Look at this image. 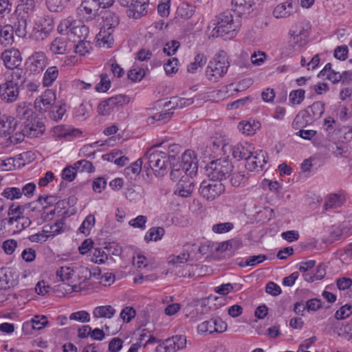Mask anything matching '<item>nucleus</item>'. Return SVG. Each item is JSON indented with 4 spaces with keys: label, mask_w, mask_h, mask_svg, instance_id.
<instances>
[{
    "label": "nucleus",
    "mask_w": 352,
    "mask_h": 352,
    "mask_svg": "<svg viewBox=\"0 0 352 352\" xmlns=\"http://www.w3.org/2000/svg\"><path fill=\"white\" fill-rule=\"evenodd\" d=\"M56 100V91L52 89H47L36 99L35 108L41 113L46 112L54 105Z\"/></svg>",
    "instance_id": "11"
},
{
    "label": "nucleus",
    "mask_w": 352,
    "mask_h": 352,
    "mask_svg": "<svg viewBox=\"0 0 352 352\" xmlns=\"http://www.w3.org/2000/svg\"><path fill=\"white\" fill-rule=\"evenodd\" d=\"M193 176L182 175L175 186V194L182 197H190L194 189Z\"/></svg>",
    "instance_id": "13"
},
{
    "label": "nucleus",
    "mask_w": 352,
    "mask_h": 352,
    "mask_svg": "<svg viewBox=\"0 0 352 352\" xmlns=\"http://www.w3.org/2000/svg\"><path fill=\"white\" fill-rule=\"evenodd\" d=\"M232 168L233 166L228 160L220 158L208 164L206 170L210 178L220 180L222 182L230 175Z\"/></svg>",
    "instance_id": "4"
},
{
    "label": "nucleus",
    "mask_w": 352,
    "mask_h": 352,
    "mask_svg": "<svg viewBox=\"0 0 352 352\" xmlns=\"http://www.w3.org/2000/svg\"><path fill=\"white\" fill-rule=\"evenodd\" d=\"M24 210L25 208L23 206L11 204L8 211V215L9 216L8 219V225L14 226L17 219L24 216Z\"/></svg>",
    "instance_id": "28"
},
{
    "label": "nucleus",
    "mask_w": 352,
    "mask_h": 352,
    "mask_svg": "<svg viewBox=\"0 0 352 352\" xmlns=\"http://www.w3.org/2000/svg\"><path fill=\"white\" fill-rule=\"evenodd\" d=\"M5 198L14 200L21 197V188L17 187H8L1 193Z\"/></svg>",
    "instance_id": "42"
},
{
    "label": "nucleus",
    "mask_w": 352,
    "mask_h": 352,
    "mask_svg": "<svg viewBox=\"0 0 352 352\" xmlns=\"http://www.w3.org/2000/svg\"><path fill=\"white\" fill-rule=\"evenodd\" d=\"M76 171L77 170L74 165L73 166H68L63 169L62 172V178L65 180L72 182L76 177Z\"/></svg>",
    "instance_id": "63"
},
{
    "label": "nucleus",
    "mask_w": 352,
    "mask_h": 352,
    "mask_svg": "<svg viewBox=\"0 0 352 352\" xmlns=\"http://www.w3.org/2000/svg\"><path fill=\"white\" fill-rule=\"evenodd\" d=\"M1 58L9 69L18 68L22 60L20 52L14 48L5 50L1 54Z\"/></svg>",
    "instance_id": "15"
},
{
    "label": "nucleus",
    "mask_w": 352,
    "mask_h": 352,
    "mask_svg": "<svg viewBox=\"0 0 352 352\" xmlns=\"http://www.w3.org/2000/svg\"><path fill=\"white\" fill-rule=\"evenodd\" d=\"M342 198L337 195H331L326 200L324 206L326 209L338 208L342 205Z\"/></svg>",
    "instance_id": "52"
},
{
    "label": "nucleus",
    "mask_w": 352,
    "mask_h": 352,
    "mask_svg": "<svg viewBox=\"0 0 352 352\" xmlns=\"http://www.w3.org/2000/svg\"><path fill=\"white\" fill-rule=\"evenodd\" d=\"M95 217L92 214H89L85 219L83 221L79 228L80 232L88 235L90 232L91 229L95 224Z\"/></svg>",
    "instance_id": "41"
},
{
    "label": "nucleus",
    "mask_w": 352,
    "mask_h": 352,
    "mask_svg": "<svg viewBox=\"0 0 352 352\" xmlns=\"http://www.w3.org/2000/svg\"><path fill=\"white\" fill-rule=\"evenodd\" d=\"M165 340L168 352H176L184 349L186 346V338L184 336L177 335Z\"/></svg>",
    "instance_id": "25"
},
{
    "label": "nucleus",
    "mask_w": 352,
    "mask_h": 352,
    "mask_svg": "<svg viewBox=\"0 0 352 352\" xmlns=\"http://www.w3.org/2000/svg\"><path fill=\"white\" fill-rule=\"evenodd\" d=\"M143 157L137 160L131 166L126 167L124 170V173L126 175L130 176L131 175H137L142 170V164L144 162Z\"/></svg>",
    "instance_id": "44"
},
{
    "label": "nucleus",
    "mask_w": 352,
    "mask_h": 352,
    "mask_svg": "<svg viewBox=\"0 0 352 352\" xmlns=\"http://www.w3.org/2000/svg\"><path fill=\"white\" fill-rule=\"evenodd\" d=\"M110 16L112 18V23L109 25L107 24L106 26L109 27L106 28V27L104 26L97 34L98 40L100 41L104 45H107L108 47H110L113 43V38L111 36V32H113L111 26H115L118 24V17L117 15L111 14Z\"/></svg>",
    "instance_id": "17"
},
{
    "label": "nucleus",
    "mask_w": 352,
    "mask_h": 352,
    "mask_svg": "<svg viewBox=\"0 0 352 352\" xmlns=\"http://www.w3.org/2000/svg\"><path fill=\"white\" fill-rule=\"evenodd\" d=\"M27 26V19H25L24 17H21V19H19L18 20L17 24L15 25L16 34L21 38L25 37L28 33Z\"/></svg>",
    "instance_id": "47"
},
{
    "label": "nucleus",
    "mask_w": 352,
    "mask_h": 352,
    "mask_svg": "<svg viewBox=\"0 0 352 352\" xmlns=\"http://www.w3.org/2000/svg\"><path fill=\"white\" fill-rule=\"evenodd\" d=\"M194 102L192 98H179L177 96L172 97L168 102L165 104V107L171 106L172 108L182 109L186 107L191 105Z\"/></svg>",
    "instance_id": "34"
},
{
    "label": "nucleus",
    "mask_w": 352,
    "mask_h": 352,
    "mask_svg": "<svg viewBox=\"0 0 352 352\" xmlns=\"http://www.w3.org/2000/svg\"><path fill=\"white\" fill-rule=\"evenodd\" d=\"M75 280L77 283L81 287V283L91 277V272L90 270L84 266H80L74 270Z\"/></svg>",
    "instance_id": "39"
},
{
    "label": "nucleus",
    "mask_w": 352,
    "mask_h": 352,
    "mask_svg": "<svg viewBox=\"0 0 352 352\" xmlns=\"http://www.w3.org/2000/svg\"><path fill=\"white\" fill-rule=\"evenodd\" d=\"M147 222V217L144 215H139L137 217L131 219L129 224L134 228H139L142 230L146 229V223Z\"/></svg>",
    "instance_id": "51"
},
{
    "label": "nucleus",
    "mask_w": 352,
    "mask_h": 352,
    "mask_svg": "<svg viewBox=\"0 0 352 352\" xmlns=\"http://www.w3.org/2000/svg\"><path fill=\"white\" fill-rule=\"evenodd\" d=\"M75 52L80 56H85L87 53L89 52V50L91 48L90 42L86 41L85 39H80L78 44L74 46Z\"/></svg>",
    "instance_id": "45"
},
{
    "label": "nucleus",
    "mask_w": 352,
    "mask_h": 352,
    "mask_svg": "<svg viewBox=\"0 0 352 352\" xmlns=\"http://www.w3.org/2000/svg\"><path fill=\"white\" fill-rule=\"evenodd\" d=\"M13 30L11 26L0 25V46L6 47L13 42Z\"/></svg>",
    "instance_id": "31"
},
{
    "label": "nucleus",
    "mask_w": 352,
    "mask_h": 352,
    "mask_svg": "<svg viewBox=\"0 0 352 352\" xmlns=\"http://www.w3.org/2000/svg\"><path fill=\"white\" fill-rule=\"evenodd\" d=\"M116 313V310L111 305L98 306L93 311V316L96 318H111Z\"/></svg>",
    "instance_id": "29"
},
{
    "label": "nucleus",
    "mask_w": 352,
    "mask_h": 352,
    "mask_svg": "<svg viewBox=\"0 0 352 352\" xmlns=\"http://www.w3.org/2000/svg\"><path fill=\"white\" fill-rule=\"evenodd\" d=\"M56 275L63 282V286L67 287V288L63 287L66 292L71 293L82 289L75 280L74 270L70 267L63 266L60 267L56 272Z\"/></svg>",
    "instance_id": "7"
},
{
    "label": "nucleus",
    "mask_w": 352,
    "mask_h": 352,
    "mask_svg": "<svg viewBox=\"0 0 352 352\" xmlns=\"http://www.w3.org/2000/svg\"><path fill=\"white\" fill-rule=\"evenodd\" d=\"M229 67L226 52L220 51L209 61L206 76L209 80L217 82L227 73Z\"/></svg>",
    "instance_id": "3"
},
{
    "label": "nucleus",
    "mask_w": 352,
    "mask_h": 352,
    "mask_svg": "<svg viewBox=\"0 0 352 352\" xmlns=\"http://www.w3.org/2000/svg\"><path fill=\"white\" fill-rule=\"evenodd\" d=\"M143 160L156 177H163L166 173L168 158L166 152L152 147L146 152Z\"/></svg>",
    "instance_id": "2"
},
{
    "label": "nucleus",
    "mask_w": 352,
    "mask_h": 352,
    "mask_svg": "<svg viewBox=\"0 0 352 352\" xmlns=\"http://www.w3.org/2000/svg\"><path fill=\"white\" fill-rule=\"evenodd\" d=\"M265 152L262 150L253 151L245 163V168L250 170H261L267 163Z\"/></svg>",
    "instance_id": "14"
},
{
    "label": "nucleus",
    "mask_w": 352,
    "mask_h": 352,
    "mask_svg": "<svg viewBox=\"0 0 352 352\" xmlns=\"http://www.w3.org/2000/svg\"><path fill=\"white\" fill-rule=\"evenodd\" d=\"M165 230L162 227L152 228L149 229L148 231L145 234L144 240L146 242H149L151 241H157L162 239Z\"/></svg>",
    "instance_id": "40"
},
{
    "label": "nucleus",
    "mask_w": 352,
    "mask_h": 352,
    "mask_svg": "<svg viewBox=\"0 0 352 352\" xmlns=\"http://www.w3.org/2000/svg\"><path fill=\"white\" fill-rule=\"evenodd\" d=\"M129 102V98L124 95H117L100 102L98 106L100 115L108 116Z\"/></svg>",
    "instance_id": "6"
},
{
    "label": "nucleus",
    "mask_w": 352,
    "mask_h": 352,
    "mask_svg": "<svg viewBox=\"0 0 352 352\" xmlns=\"http://www.w3.org/2000/svg\"><path fill=\"white\" fill-rule=\"evenodd\" d=\"M54 133L58 137L65 138L69 140L74 137H78L81 133V132L78 129L65 126H58L54 128Z\"/></svg>",
    "instance_id": "33"
},
{
    "label": "nucleus",
    "mask_w": 352,
    "mask_h": 352,
    "mask_svg": "<svg viewBox=\"0 0 352 352\" xmlns=\"http://www.w3.org/2000/svg\"><path fill=\"white\" fill-rule=\"evenodd\" d=\"M48 324L47 317L45 316H35L30 321L23 324V330L29 331L31 329L41 330Z\"/></svg>",
    "instance_id": "24"
},
{
    "label": "nucleus",
    "mask_w": 352,
    "mask_h": 352,
    "mask_svg": "<svg viewBox=\"0 0 352 352\" xmlns=\"http://www.w3.org/2000/svg\"><path fill=\"white\" fill-rule=\"evenodd\" d=\"M298 0H286L275 7L273 15L277 19L292 16L298 12Z\"/></svg>",
    "instance_id": "10"
},
{
    "label": "nucleus",
    "mask_w": 352,
    "mask_h": 352,
    "mask_svg": "<svg viewBox=\"0 0 352 352\" xmlns=\"http://www.w3.org/2000/svg\"><path fill=\"white\" fill-rule=\"evenodd\" d=\"M6 85H11L19 87L25 80V72L22 68L10 69L6 73Z\"/></svg>",
    "instance_id": "21"
},
{
    "label": "nucleus",
    "mask_w": 352,
    "mask_h": 352,
    "mask_svg": "<svg viewBox=\"0 0 352 352\" xmlns=\"http://www.w3.org/2000/svg\"><path fill=\"white\" fill-rule=\"evenodd\" d=\"M47 60L45 53L43 52H35L28 58V68L32 72L39 73L46 67Z\"/></svg>",
    "instance_id": "18"
},
{
    "label": "nucleus",
    "mask_w": 352,
    "mask_h": 352,
    "mask_svg": "<svg viewBox=\"0 0 352 352\" xmlns=\"http://www.w3.org/2000/svg\"><path fill=\"white\" fill-rule=\"evenodd\" d=\"M179 60L176 58L167 60L164 65V70L167 75H172L177 72L179 69Z\"/></svg>",
    "instance_id": "43"
},
{
    "label": "nucleus",
    "mask_w": 352,
    "mask_h": 352,
    "mask_svg": "<svg viewBox=\"0 0 352 352\" xmlns=\"http://www.w3.org/2000/svg\"><path fill=\"white\" fill-rule=\"evenodd\" d=\"M70 320H77L80 322H87L90 320L89 314L86 311L74 312L69 316Z\"/></svg>",
    "instance_id": "60"
},
{
    "label": "nucleus",
    "mask_w": 352,
    "mask_h": 352,
    "mask_svg": "<svg viewBox=\"0 0 352 352\" xmlns=\"http://www.w3.org/2000/svg\"><path fill=\"white\" fill-rule=\"evenodd\" d=\"M58 69L56 66L50 67L44 73L43 85L44 87L51 86L58 76Z\"/></svg>",
    "instance_id": "36"
},
{
    "label": "nucleus",
    "mask_w": 352,
    "mask_h": 352,
    "mask_svg": "<svg viewBox=\"0 0 352 352\" xmlns=\"http://www.w3.org/2000/svg\"><path fill=\"white\" fill-rule=\"evenodd\" d=\"M195 245L187 244L184 247V252L179 255H171L168 257V263L172 265H177L179 263H184L187 262L190 257V254L189 250L192 248Z\"/></svg>",
    "instance_id": "30"
},
{
    "label": "nucleus",
    "mask_w": 352,
    "mask_h": 352,
    "mask_svg": "<svg viewBox=\"0 0 352 352\" xmlns=\"http://www.w3.org/2000/svg\"><path fill=\"white\" fill-rule=\"evenodd\" d=\"M260 127V123L253 120L247 122H241L238 124V129L243 134L251 135L256 133V130Z\"/></svg>",
    "instance_id": "35"
},
{
    "label": "nucleus",
    "mask_w": 352,
    "mask_h": 352,
    "mask_svg": "<svg viewBox=\"0 0 352 352\" xmlns=\"http://www.w3.org/2000/svg\"><path fill=\"white\" fill-rule=\"evenodd\" d=\"M304 32V29L301 27L295 26L289 31L290 40L289 43L296 44L300 39H301V35Z\"/></svg>",
    "instance_id": "58"
},
{
    "label": "nucleus",
    "mask_w": 352,
    "mask_h": 352,
    "mask_svg": "<svg viewBox=\"0 0 352 352\" xmlns=\"http://www.w3.org/2000/svg\"><path fill=\"white\" fill-rule=\"evenodd\" d=\"M45 130L44 124L36 118L27 119L21 127L23 135L28 138L38 137L44 133Z\"/></svg>",
    "instance_id": "9"
},
{
    "label": "nucleus",
    "mask_w": 352,
    "mask_h": 352,
    "mask_svg": "<svg viewBox=\"0 0 352 352\" xmlns=\"http://www.w3.org/2000/svg\"><path fill=\"white\" fill-rule=\"evenodd\" d=\"M179 46L180 43L179 41L172 40L165 45L163 51L166 55L172 56L176 53Z\"/></svg>",
    "instance_id": "59"
},
{
    "label": "nucleus",
    "mask_w": 352,
    "mask_h": 352,
    "mask_svg": "<svg viewBox=\"0 0 352 352\" xmlns=\"http://www.w3.org/2000/svg\"><path fill=\"white\" fill-rule=\"evenodd\" d=\"M122 7L129 9V16L135 19L146 14L148 12L149 0H118Z\"/></svg>",
    "instance_id": "8"
},
{
    "label": "nucleus",
    "mask_w": 352,
    "mask_h": 352,
    "mask_svg": "<svg viewBox=\"0 0 352 352\" xmlns=\"http://www.w3.org/2000/svg\"><path fill=\"white\" fill-rule=\"evenodd\" d=\"M145 74L146 72L144 69L134 66L128 72V77L133 81H140L144 77Z\"/></svg>",
    "instance_id": "49"
},
{
    "label": "nucleus",
    "mask_w": 352,
    "mask_h": 352,
    "mask_svg": "<svg viewBox=\"0 0 352 352\" xmlns=\"http://www.w3.org/2000/svg\"><path fill=\"white\" fill-rule=\"evenodd\" d=\"M16 121L13 117L0 113V135L8 136L16 130Z\"/></svg>",
    "instance_id": "22"
},
{
    "label": "nucleus",
    "mask_w": 352,
    "mask_h": 352,
    "mask_svg": "<svg viewBox=\"0 0 352 352\" xmlns=\"http://www.w3.org/2000/svg\"><path fill=\"white\" fill-rule=\"evenodd\" d=\"M77 19H74L73 17L69 16L62 20L58 25V32L63 35H67L69 37L72 36L73 31L76 26V22Z\"/></svg>",
    "instance_id": "26"
},
{
    "label": "nucleus",
    "mask_w": 352,
    "mask_h": 352,
    "mask_svg": "<svg viewBox=\"0 0 352 352\" xmlns=\"http://www.w3.org/2000/svg\"><path fill=\"white\" fill-rule=\"evenodd\" d=\"M246 179L243 172H235L231 175L230 183L233 186L237 187L245 184Z\"/></svg>",
    "instance_id": "56"
},
{
    "label": "nucleus",
    "mask_w": 352,
    "mask_h": 352,
    "mask_svg": "<svg viewBox=\"0 0 352 352\" xmlns=\"http://www.w3.org/2000/svg\"><path fill=\"white\" fill-rule=\"evenodd\" d=\"M305 91L302 89L292 91L289 96L290 102L299 104L305 98Z\"/></svg>",
    "instance_id": "54"
},
{
    "label": "nucleus",
    "mask_w": 352,
    "mask_h": 352,
    "mask_svg": "<svg viewBox=\"0 0 352 352\" xmlns=\"http://www.w3.org/2000/svg\"><path fill=\"white\" fill-rule=\"evenodd\" d=\"M10 272L6 268L0 269V289H5L9 287L10 281Z\"/></svg>",
    "instance_id": "55"
},
{
    "label": "nucleus",
    "mask_w": 352,
    "mask_h": 352,
    "mask_svg": "<svg viewBox=\"0 0 352 352\" xmlns=\"http://www.w3.org/2000/svg\"><path fill=\"white\" fill-rule=\"evenodd\" d=\"M76 24L74 30L73 31L70 38H74L75 37H77L80 40L83 38L85 39L89 33V28L80 20H77Z\"/></svg>",
    "instance_id": "38"
},
{
    "label": "nucleus",
    "mask_w": 352,
    "mask_h": 352,
    "mask_svg": "<svg viewBox=\"0 0 352 352\" xmlns=\"http://www.w3.org/2000/svg\"><path fill=\"white\" fill-rule=\"evenodd\" d=\"M232 4L239 17L248 18L254 10L256 0H232Z\"/></svg>",
    "instance_id": "12"
},
{
    "label": "nucleus",
    "mask_w": 352,
    "mask_h": 352,
    "mask_svg": "<svg viewBox=\"0 0 352 352\" xmlns=\"http://www.w3.org/2000/svg\"><path fill=\"white\" fill-rule=\"evenodd\" d=\"M253 150L252 146L247 142L238 143L232 148V156L237 160L247 161Z\"/></svg>",
    "instance_id": "20"
},
{
    "label": "nucleus",
    "mask_w": 352,
    "mask_h": 352,
    "mask_svg": "<svg viewBox=\"0 0 352 352\" xmlns=\"http://www.w3.org/2000/svg\"><path fill=\"white\" fill-rule=\"evenodd\" d=\"M324 112V103L320 101L314 102L311 105L309 106L305 112L304 115L307 118L305 123L313 122L321 118Z\"/></svg>",
    "instance_id": "19"
},
{
    "label": "nucleus",
    "mask_w": 352,
    "mask_h": 352,
    "mask_svg": "<svg viewBox=\"0 0 352 352\" xmlns=\"http://www.w3.org/2000/svg\"><path fill=\"white\" fill-rule=\"evenodd\" d=\"M337 334L338 336L343 338L347 340H352V325L346 324L342 325L337 329Z\"/></svg>",
    "instance_id": "53"
},
{
    "label": "nucleus",
    "mask_w": 352,
    "mask_h": 352,
    "mask_svg": "<svg viewBox=\"0 0 352 352\" xmlns=\"http://www.w3.org/2000/svg\"><path fill=\"white\" fill-rule=\"evenodd\" d=\"M349 49L345 45L338 46L334 50V57L340 60H345L348 57Z\"/></svg>",
    "instance_id": "64"
},
{
    "label": "nucleus",
    "mask_w": 352,
    "mask_h": 352,
    "mask_svg": "<svg viewBox=\"0 0 352 352\" xmlns=\"http://www.w3.org/2000/svg\"><path fill=\"white\" fill-rule=\"evenodd\" d=\"M19 87L11 85H6L5 82L1 89V98L6 102H13L19 97Z\"/></svg>",
    "instance_id": "23"
},
{
    "label": "nucleus",
    "mask_w": 352,
    "mask_h": 352,
    "mask_svg": "<svg viewBox=\"0 0 352 352\" xmlns=\"http://www.w3.org/2000/svg\"><path fill=\"white\" fill-rule=\"evenodd\" d=\"M136 311L132 307H125L122 309L120 316L124 322L128 323L135 318Z\"/></svg>",
    "instance_id": "57"
},
{
    "label": "nucleus",
    "mask_w": 352,
    "mask_h": 352,
    "mask_svg": "<svg viewBox=\"0 0 352 352\" xmlns=\"http://www.w3.org/2000/svg\"><path fill=\"white\" fill-rule=\"evenodd\" d=\"M213 323L211 319L204 321L199 324L197 327V331L199 333H208L211 334L214 332V329L213 328Z\"/></svg>",
    "instance_id": "62"
},
{
    "label": "nucleus",
    "mask_w": 352,
    "mask_h": 352,
    "mask_svg": "<svg viewBox=\"0 0 352 352\" xmlns=\"http://www.w3.org/2000/svg\"><path fill=\"white\" fill-rule=\"evenodd\" d=\"M178 165H181V167L186 170V175H196L198 166L193 151H186L182 155L181 164Z\"/></svg>",
    "instance_id": "16"
},
{
    "label": "nucleus",
    "mask_w": 352,
    "mask_h": 352,
    "mask_svg": "<svg viewBox=\"0 0 352 352\" xmlns=\"http://www.w3.org/2000/svg\"><path fill=\"white\" fill-rule=\"evenodd\" d=\"M238 26L235 25L233 16L230 11L217 15L209 23L207 33L209 36L219 37L226 34L233 36Z\"/></svg>",
    "instance_id": "1"
},
{
    "label": "nucleus",
    "mask_w": 352,
    "mask_h": 352,
    "mask_svg": "<svg viewBox=\"0 0 352 352\" xmlns=\"http://www.w3.org/2000/svg\"><path fill=\"white\" fill-rule=\"evenodd\" d=\"M43 228L45 234L54 237L65 231V222L63 220H60L52 225L46 224Z\"/></svg>",
    "instance_id": "32"
},
{
    "label": "nucleus",
    "mask_w": 352,
    "mask_h": 352,
    "mask_svg": "<svg viewBox=\"0 0 352 352\" xmlns=\"http://www.w3.org/2000/svg\"><path fill=\"white\" fill-rule=\"evenodd\" d=\"M173 111H164L159 113H156L153 116L148 118L147 122L148 124H153L154 120L157 121H166L168 120L173 115Z\"/></svg>",
    "instance_id": "50"
},
{
    "label": "nucleus",
    "mask_w": 352,
    "mask_h": 352,
    "mask_svg": "<svg viewBox=\"0 0 352 352\" xmlns=\"http://www.w3.org/2000/svg\"><path fill=\"white\" fill-rule=\"evenodd\" d=\"M74 166H76L77 171L80 172L92 173L95 170V168L92 163L86 160L77 161L74 163Z\"/></svg>",
    "instance_id": "46"
},
{
    "label": "nucleus",
    "mask_w": 352,
    "mask_h": 352,
    "mask_svg": "<svg viewBox=\"0 0 352 352\" xmlns=\"http://www.w3.org/2000/svg\"><path fill=\"white\" fill-rule=\"evenodd\" d=\"M187 174L181 165L175 164L170 171V177L173 182H177L181 179L182 175Z\"/></svg>",
    "instance_id": "61"
},
{
    "label": "nucleus",
    "mask_w": 352,
    "mask_h": 352,
    "mask_svg": "<svg viewBox=\"0 0 352 352\" xmlns=\"http://www.w3.org/2000/svg\"><path fill=\"white\" fill-rule=\"evenodd\" d=\"M352 314V306L346 304L342 306L335 314V318L337 320H344Z\"/></svg>",
    "instance_id": "48"
},
{
    "label": "nucleus",
    "mask_w": 352,
    "mask_h": 352,
    "mask_svg": "<svg viewBox=\"0 0 352 352\" xmlns=\"http://www.w3.org/2000/svg\"><path fill=\"white\" fill-rule=\"evenodd\" d=\"M207 63V57L204 54H197L194 61L191 63L187 67V71L190 73H195L198 69L202 68Z\"/></svg>",
    "instance_id": "37"
},
{
    "label": "nucleus",
    "mask_w": 352,
    "mask_h": 352,
    "mask_svg": "<svg viewBox=\"0 0 352 352\" xmlns=\"http://www.w3.org/2000/svg\"><path fill=\"white\" fill-rule=\"evenodd\" d=\"M70 48H72V45L69 46L67 40L62 37L55 38L50 45V50L56 54H65Z\"/></svg>",
    "instance_id": "27"
},
{
    "label": "nucleus",
    "mask_w": 352,
    "mask_h": 352,
    "mask_svg": "<svg viewBox=\"0 0 352 352\" xmlns=\"http://www.w3.org/2000/svg\"><path fill=\"white\" fill-rule=\"evenodd\" d=\"M225 186L220 180L211 178L203 181L199 188L200 195L209 202L218 198L225 192Z\"/></svg>",
    "instance_id": "5"
}]
</instances>
